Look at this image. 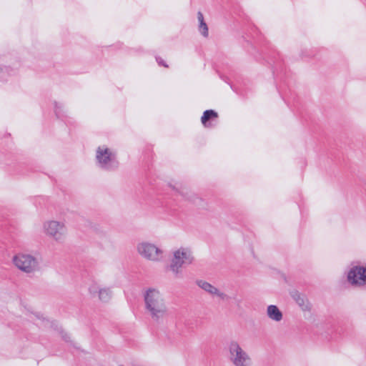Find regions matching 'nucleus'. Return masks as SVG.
Segmentation results:
<instances>
[{
	"mask_svg": "<svg viewBox=\"0 0 366 366\" xmlns=\"http://www.w3.org/2000/svg\"><path fill=\"white\" fill-rule=\"evenodd\" d=\"M197 19L199 21V26H198L199 31L201 33V34L203 36L207 37L209 35L208 26L204 21L203 14L201 11H199L197 13Z\"/></svg>",
	"mask_w": 366,
	"mask_h": 366,
	"instance_id": "nucleus-13",
	"label": "nucleus"
},
{
	"mask_svg": "<svg viewBox=\"0 0 366 366\" xmlns=\"http://www.w3.org/2000/svg\"><path fill=\"white\" fill-rule=\"evenodd\" d=\"M194 261L192 249L188 247H180L172 252L169 270L174 277H179L182 272V268L192 264Z\"/></svg>",
	"mask_w": 366,
	"mask_h": 366,
	"instance_id": "nucleus-3",
	"label": "nucleus"
},
{
	"mask_svg": "<svg viewBox=\"0 0 366 366\" xmlns=\"http://www.w3.org/2000/svg\"><path fill=\"white\" fill-rule=\"evenodd\" d=\"M170 187L174 190H176L177 192H179L182 196H185L187 194V193L184 192V189H183L182 185L176 184V185H174V186L170 185Z\"/></svg>",
	"mask_w": 366,
	"mask_h": 366,
	"instance_id": "nucleus-16",
	"label": "nucleus"
},
{
	"mask_svg": "<svg viewBox=\"0 0 366 366\" xmlns=\"http://www.w3.org/2000/svg\"><path fill=\"white\" fill-rule=\"evenodd\" d=\"M346 280L352 287H366V264L352 263L347 272Z\"/></svg>",
	"mask_w": 366,
	"mask_h": 366,
	"instance_id": "nucleus-8",
	"label": "nucleus"
},
{
	"mask_svg": "<svg viewBox=\"0 0 366 366\" xmlns=\"http://www.w3.org/2000/svg\"><path fill=\"white\" fill-rule=\"evenodd\" d=\"M196 285L213 297H218L222 301H227L229 299L227 294L205 280H198L196 281Z\"/></svg>",
	"mask_w": 366,
	"mask_h": 366,
	"instance_id": "nucleus-10",
	"label": "nucleus"
},
{
	"mask_svg": "<svg viewBox=\"0 0 366 366\" xmlns=\"http://www.w3.org/2000/svg\"><path fill=\"white\" fill-rule=\"evenodd\" d=\"M229 360L234 366H252L250 355L237 340H231L227 345Z\"/></svg>",
	"mask_w": 366,
	"mask_h": 366,
	"instance_id": "nucleus-7",
	"label": "nucleus"
},
{
	"mask_svg": "<svg viewBox=\"0 0 366 366\" xmlns=\"http://www.w3.org/2000/svg\"><path fill=\"white\" fill-rule=\"evenodd\" d=\"M9 68L6 66H0V75H3L5 72H7Z\"/></svg>",
	"mask_w": 366,
	"mask_h": 366,
	"instance_id": "nucleus-18",
	"label": "nucleus"
},
{
	"mask_svg": "<svg viewBox=\"0 0 366 366\" xmlns=\"http://www.w3.org/2000/svg\"><path fill=\"white\" fill-rule=\"evenodd\" d=\"M137 254L144 259L152 262H159L164 257V251L150 241H142L136 246Z\"/></svg>",
	"mask_w": 366,
	"mask_h": 366,
	"instance_id": "nucleus-6",
	"label": "nucleus"
},
{
	"mask_svg": "<svg viewBox=\"0 0 366 366\" xmlns=\"http://www.w3.org/2000/svg\"><path fill=\"white\" fill-rule=\"evenodd\" d=\"M95 160L97 166L104 171H114L119 165L116 151L104 144L97 148Z\"/></svg>",
	"mask_w": 366,
	"mask_h": 366,
	"instance_id": "nucleus-4",
	"label": "nucleus"
},
{
	"mask_svg": "<svg viewBox=\"0 0 366 366\" xmlns=\"http://www.w3.org/2000/svg\"><path fill=\"white\" fill-rule=\"evenodd\" d=\"M12 263L16 269L26 274H34L40 269L36 257L27 252H18L12 257Z\"/></svg>",
	"mask_w": 366,
	"mask_h": 366,
	"instance_id": "nucleus-5",
	"label": "nucleus"
},
{
	"mask_svg": "<svg viewBox=\"0 0 366 366\" xmlns=\"http://www.w3.org/2000/svg\"><path fill=\"white\" fill-rule=\"evenodd\" d=\"M292 297L302 309V311L310 312L312 310V305L307 297L300 293L297 291H294L291 294Z\"/></svg>",
	"mask_w": 366,
	"mask_h": 366,
	"instance_id": "nucleus-11",
	"label": "nucleus"
},
{
	"mask_svg": "<svg viewBox=\"0 0 366 366\" xmlns=\"http://www.w3.org/2000/svg\"><path fill=\"white\" fill-rule=\"evenodd\" d=\"M54 109L55 114L58 118L62 117L66 112L64 104L61 102H54Z\"/></svg>",
	"mask_w": 366,
	"mask_h": 366,
	"instance_id": "nucleus-15",
	"label": "nucleus"
},
{
	"mask_svg": "<svg viewBox=\"0 0 366 366\" xmlns=\"http://www.w3.org/2000/svg\"><path fill=\"white\" fill-rule=\"evenodd\" d=\"M157 62H158V64H160V65H163L164 66L167 67V64H163V63H162V61H161L160 59H157Z\"/></svg>",
	"mask_w": 366,
	"mask_h": 366,
	"instance_id": "nucleus-19",
	"label": "nucleus"
},
{
	"mask_svg": "<svg viewBox=\"0 0 366 366\" xmlns=\"http://www.w3.org/2000/svg\"><path fill=\"white\" fill-rule=\"evenodd\" d=\"M267 317L274 322H280L283 320V313L277 305H270L266 309Z\"/></svg>",
	"mask_w": 366,
	"mask_h": 366,
	"instance_id": "nucleus-12",
	"label": "nucleus"
},
{
	"mask_svg": "<svg viewBox=\"0 0 366 366\" xmlns=\"http://www.w3.org/2000/svg\"><path fill=\"white\" fill-rule=\"evenodd\" d=\"M187 199L190 201L194 202V203L198 202H202V199L199 197H198L196 194H192L191 196L188 197Z\"/></svg>",
	"mask_w": 366,
	"mask_h": 366,
	"instance_id": "nucleus-17",
	"label": "nucleus"
},
{
	"mask_svg": "<svg viewBox=\"0 0 366 366\" xmlns=\"http://www.w3.org/2000/svg\"><path fill=\"white\" fill-rule=\"evenodd\" d=\"M143 297L147 315L154 323H163L169 312L164 294L159 288L148 287L144 290Z\"/></svg>",
	"mask_w": 366,
	"mask_h": 366,
	"instance_id": "nucleus-1",
	"label": "nucleus"
},
{
	"mask_svg": "<svg viewBox=\"0 0 366 366\" xmlns=\"http://www.w3.org/2000/svg\"><path fill=\"white\" fill-rule=\"evenodd\" d=\"M41 231L46 237L60 244L66 242L68 236L66 223L54 218L45 219L42 222Z\"/></svg>",
	"mask_w": 366,
	"mask_h": 366,
	"instance_id": "nucleus-2",
	"label": "nucleus"
},
{
	"mask_svg": "<svg viewBox=\"0 0 366 366\" xmlns=\"http://www.w3.org/2000/svg\"><path fill=\"white\" fill-rule=\"evenodd\" d=\"M217 117V112H215L213 110H206L201 118V122L205 127H209V125L207 124V122L210 119H216Z\"/></svg>",
	"mask_w": 366,
	"mask_h": 366,
	"instance_id": "nucleus-14",
	"label": "nucleus"
},
{
	"mask_svg": "<svg viewBox=\"0 0 366 366\" xmlns=\"http://www.w3.org/2000/svg\"><path fill=\"white\" fill-rule=\"evenodd\" d=\"M88 292L91 297H98L102 302H108L112 297V291L109 287H102L97 283H92L88 287Z\"/></svg>",
	"mask_w": 366,
	"mask_h": 366,
	"instance_id": "nucleus-9",
	"label": "nucleus"
}]
</instances>
